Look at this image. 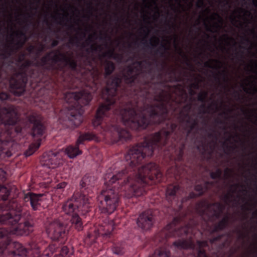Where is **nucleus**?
Instances as JSON below:
<instances>
[{
    "label": "nucleus",
    "instance_id": "f257e3e1",
    "mask_svg": "<svg viewBox=\"0 0 257 257\" xmlns=\"http://www.w3.org/2000/svg\"><path fill=\"white\" fill-rule=\"evenodd\" d=\"M166 79L154 82L146 77L135 88L129 96V99L121 109L119 120L121 124L133 130H141L147 128L154 129L157 126L161 130L149 137H145L143 143L131 146L124 158L126 162L124 169L112 172L110 168L107 171L104 179V183H158L163 180V174L159 166L155 163L144 164L157 150L169 152L177 151V160H183L186 137L198 126L197 118L189 115L190 105H186L183 109L187 112L180 114L184 116L182 121L187 118L186 123L189 128L183 136L178 134L180 128L173 122L169 116L168 106L173 101L172 88L178 85L167 84Z\"/></svg>",
    "mask_w": 257,
    "mask_h": 257
},
{
    "label": "nucleus",
    "instance_id": "f03ea898",
    "mask_svg": "<svg viewBox=\"0 0 257 257\" xmlns=\"http://www.w3.org/2000/svg\"><path fill=\"white\" fill-rule=\"evenodd\" d=\"M92 42V38L89 37L82 44L83 48L90 45L85 49L86 53L79 54L83 64L77 63L76 70L70 69L72 72H77L79 68L81 78L67 72V76H72L73 80L71 87H67L66 92L62 95L65 99L66 109L61 111V117L64 118L67 127L74 129L78 126L83 120L84 107L89 103L93 93H99L104 102L97 110L93 125L101 134L110 138L113 143H123L131 138L129 131L120 126L122 121L119 120V111H121L129 99L128 93L127 95L124 92L128 91L127 87L121 86L123 76H110L115 68L114 63L110 61H106L104 63V79L106 82L105 87H102L103 80L98 70L93 66L89 55L101 52L102 48L96 44H90Z\"/></svg>",
    "mask_w": 257,
    "mask_h": 257
},
{
    "label": "nucleus",
    "instance_id": "7ed1b4c3",
    "mask_svg": "<svg viewBox=\"0 0 257 257\" xmlns=\"http://www.w3.org/2000/svg\"><path fill=\"white\" fill-rule=\"evenodd\" d=\"M58 54H51L54 51L47 53L42 57L40 62L35 64L36 68L31 69L33 62L29 60L18 65V70L14 68V73L8 78L11 91L16 96H21L26 90V86L29 78L40 85H44L49 93L52 94L50 103L52 104L54 113L60 123L65 124L64 118L61 117L62 109L65 107V99L63 93H65L66 88L71 87L73 80L72 76H67L66 67L73 71L77 69V63L72 55L68 56L66 54L57 51Z\"/></svg>",
    "mask_w": 257,
    "mask_h": 257
},
{
    "label": "nucleus",
    "instance_id": "20e7f679",
    "mask_svg": "<svg viewBox=\"0 0 257 257\" xmlns=\"http://www.w3.org/2000/svg\"><path fill=\"white\" fill-rule=\"evenodd\" d=\"M9 203L5 206L4 216L12 214V217L19 215V218L17 220L10 222L3 223V224L8 225L9 228L2 227L3 234H5L6 239H4L6 250V257H64L71 254L69 248L63 246L59 249L57 243L63 244L67 240L69 225L67 222L63 221V218L59 217L53 220H48L45 224L46 231L48 236L53 241H57L49 245L41 254L40 243H36L32 240L30 243V249H27L21 243L17 241H13L10 238L11 234L17 235H28L33 230L32 224L28 219H25L23 222L18 223L22 217V206L19 203L16 199H10L8 197ZM30 216V213L28 216Z\"/></svg>",
    "mask_w": 257,
    "mask_h": 257
},
{
    "label": "nucleus",
    "instance_id": "39448f33",
    "mask_svg": "<svg viewBox=\"0 0 257 257\" xmlns=\"http://www.w3.org/2000/svg\"><path fill=\"white\" fill-rule=\"evenodd\" d=\"M225 205L220 202L208 203L205 200L199 201L196 205L198 218L193 217L183 226H180L181 218L175 217L173 221L167 224L156 236V241L159 242L163 246L155 250L150 257H170V252L167 239L170 237H181L173 243L175 249L192 248L194 246L193 238L196 234H203V231L209 230L212 234L223 230L227 226L219 221L211 228L209 222H214L220 218Z\"/></svg>",
    "mask_w": 257,
    "mask_h": 257
},
{
    "label": "nucleus",
    "instance_id": "423d86ee",
    "mask_svg": "<svg viewBox=\"0 0 257 257\" xmlns=\"http://www.w3.org/2000/svg\"><path fill=\"white\" fill-rule=\"evenodd\" d=\"M22 131H0V158H8L12 155L11 148L13 142L15 140L14 138ZM5 176L6 172L0 168V224L1 225L3 223L16 221L19 218V215H15L13 217L11 214L4 216L5 206L9 203L8 197L11 193V191L8 188L1 184L6 180Z\"/></svg>",
    "mask_w": 257,
    "mask_h": 257
},
{
    "label": "nucleus",
    "instance_id": "0eeeda50",
    "mask_svg": "<svg viewBox=\"0 0 257 257\" xmlns=\"http://www.w3.org/2000/svg\"><path fill=\"white\" fill-rule=\"evenodd\" d=\"M90 202L89 198L84 194H74L73 196L62 205V210L68 216L71 226L78 231L83 228L81 218L78 213L86 214L89 211Z\"/></svg>",
    "mask_w": 257,
    "mask_h": 257
},
{
    "label": "nucleus",
    "instance_id": "6e6552de",
    "mask_svg": "<svg viewBox=\"0 0 257 257\" xmlns=\"http://www.w3.org/2000/svg\"><path fill=\"white\" fill-rule=\"evenodd\" d=\"M28 120L32 124L31 135L33 138H38V139L32 143L28 149L25 152L26 157H29L39 149L41 145L42 137L46 133V127L42 122L41 116L36 113H32L28 117Z\"/></svg>",
    "mask_w": 257,
    "mask_h": 257
},
{
    "label": "nucleus",
    "instance_id": "1a4fd4ad",
    "mask_svg": "<svg viewBox=\"0 0 257 257\" xmlns=\"http://www.w3.org/2000/svg\"><path fill=\"white\" fill-rule=\"evenodd\" d=\"M143 62L136 61L132 65L127 67L126 72L123 74V81L127 87L128 91L125 90V93L129 96L135 88L138 87L146 77L142 73Z\"/></svg>",
    "mask_w": 257,
    "mask_h": 257
},
{
    "label": "nucleus",
    "instance_id": "9d476101",
    "mask_svg": "<svg viewBox=\"0 0 257 257\" xmlns=\"http://www.w3.org/2000/svg\"><path fill=\"white\" fill-rule=\"evenodd\" d=\"M194 190L197 193L191 192L187 198H182L184 192V190L181 186L177 184H169L166 189V197L168 201L171 204H173V202H177L180 200H181V201L183 202L187 200L195 199L202 196L206 191L203 185L201 184L196 185L194 187Z\"/></svg>",
    "mask_w": 257,
    "mask_h": 257
},
{
    "label": "nucleus",
    "instance_id": "9b49d317",
    "mask_svg": "<svg viewBox=\"0 0 257 257\" xmlns=\"http://www.w3.org/2000/svg\"><path fill=\"white\" fill-rule=\"evenodd\" d=\"M96 138V135L93 132H85L81 133L78 137L74 145H70L65 149V153L70 159H74L82 154V152L80 149V146L84 145L85 141H90Z\"/></svg>",
    "mask_w": 257,
    "mask_h": 257
},
{
    "label": "nucleus",
    "instance_id": "f8f14e48",
    "mask_svg": "<svg viewBox=\"0 0 257 257\" xmlns=\"http://www.w3.org/2000/svg\"><path fill=\"white\" fill-rule=\"evenodd\" d=\"M155 219L152 210L149 209L142 212L139 216L137 224L144 231L150 230L154 225Z\"/></svg>",
    "mask_w": 257,
    "mask_h": 257
},
{
    "label": "nucleus",
    "instance_id": "ddd939ff",
    "mask_svg": "<svg viewBox=\"0 0 257 257\" xmlns=\"http://www.w3.org/2000/svg\"><path fill=\"white\" fill-rule=\"evenodd\" d=\"M43 196V194H42L28 192L25 194L24 201L25 203L30 202L32 210L36 211L39 210L41 206L42 197Z\"/></svg>",
    "mask_w": 257,
    "mask_h": 257
},
{
    "label": "nucleus",
    "instance_id": "4468645a",
    "mask_svg": "<svg viewBox=\"0 0 257 257\" xmlns=\"http://www.w3.org/2000/svg\"><path fill=\"white\" fill-rule=\"evenodd\" d=\"M94 177L88 175H85L82 179L80 182V194H84L88 197L89 200L91 198L89 196V191L91 187L94 186ZM79 194V193H78Z\"/></svg>",
    "mask_w": 257,
    "mask_h": 257
},
{
    "label": "nucleus",
    "instance_id": "2eb2a0df",
    "mask_svg": "<svg viewBox=\"0 0 257 257\" xmlns=\"http://www.w3.org/2000/svg\"><path fill=\"white\" fill-rule=\"evenodd\" d=\"M61 155L59 152H50L48 159L46 160V165L50 168H54L62 163Z\"/></svg>",
    "mask_w": 257,
    "mask_h": 257
},
{
    "label": "nucleus",
    "instance_id": "dca6fc26",
    "mask_svg": "<svg viewBox=\"0 0 257 257\" xmlns=\"http://www.w3.org/2000/svg\"><path fill=\"white\" fill-rule=\"evenodd\" d=\"M28 39H25L23 40L22 39H19V40L15 44V46L17 47L16 49L14 46H7L5 50V52L2 53L0 55L3 57L4 59L9 58L12 56L15 50H18L22 48Z\"/></svg>",
    "mask_w": 257,
    "mask_h": 257
},
{
    "label": "nucleus",
    "instance_id": "f3484780",
    "mask_svg": "<svg viewBox=\"0 0 257 257\" xmlns=\"http://www.w3.org/2000/svg\"><path fill=\"white\" fill-rule=\"evenodd\" d=\"M149 34V31L146 33L145 38L143 39L142 44L144 46L148 49L154 50L156 48L157 46L160 43V40L158 37H154L151 38L150 41L148 42V41L146 40L145 39L148 37Z\"/></svg>",
    "mask_w": 257,
    "mask_h": 257
},
{
    "label": "nucleus",
    "instance_id": "a211bd4d",
    "mask_svg": "<svg viewBox=\"0 0 257 257\" xmlns=\"http://www.w3.org/2000/svg\"><path fill=\"white\" fill-rule=\"evenodd\" d=\"M5 237V234H3L2 228H0V257H6V250L4 239H6Z\"/></svg>",
    "mask_w": 257,
    "mask_h": 257
},
{
    "label": "nucleus",
    "instance_id": "6ab92c4d",
    "mask_svg": "<svg viewBox=\"0 0 257 257\" xmlns=\"http://www.w3.org/2000/svg\"><path fill=\"white\" fill-rule=\"evenodd\" d=\"M112 251L114 254L122 255L124 252V244L122 243H114L112 247Z\"/></svg>",
    "mask_w": 257,
    "mask_h": 257
},
{
    "label": "nucleus",
    "instance_id": "aec40b11",
    "mask_svg": "<svg viewBox=\"0 0 257 257\" xmlns=\"http://www.w3.org/2000/svg\"><path fill=\"white\" fill-rule=\"evenodd\" d=\"M169 49V47L166 44L161 43L159 48L155 49L154 53L155 55H159L161 57H163L165 52Z\"/></svg>",
    "mask_w": 257,
    "mask_h": 257
},
{
    "label": "nucleus",
    "instance_id": "412c9836",
    "mask_svg": "<svg viewBox=\"0 0 257 257\" xmlns=\"http://www.w3.org/2000/svg\"><path fill=\"white\" fill-rule=\"evenodd\" d=\"M208 93L207 92H203L199 93L197 96L198 100L202 102L203 104L200 106V107L202 109H205L206 107L204 103L206 101V98L207 97Z\"/></svg>",
    "mask_w": 257,
    "mask_h": 257
},
{
    "label": "nucleus",
    "instance_id": "4be33fe9",
    "mask_svg": "<svg viewBox=\"0 0 257 257\" xmlns=\"http://www.w3.org/2000/svg\"><path fill=\"white\" fill-rule=\"evenodd\" d=\"M175 47L176 48H178L179 50V53L181 55H182L185 59L186 60V64L188 66H191V64H190V62L189 61V60L188 59V56L185 54L183 51L182 50V49H181L180 48H179L178 47V36L177 35H175Z\"/></svg>",
    "mask_w": 257,
    "mask_h": 257
},
{
    "label": "nucleus",
    "instance_id": "5701e85b",
    "mask_svg": "<svg viewBox=\"0 0 257 257\" xmlns=\"http://www.w3.org/2000/svg\"><path fill=\"white\" fill-rule=\"evenodd\" d=\"M171 73H173L174 74V76H170V78H169V81L170 82H181L182 81V78L181 77H177L176 76V71L175 70H171L170 72H169V74H171Z\"/></svg>",
    "mask_w": 257,
    "mask_h": 257
},
{
    "label": "nucleus",
    "instance_id": "b1692460",
    "mask_svg": "<svg viewBox=\"0 0 257 257\" xmlns=\"http://www.w3.org/2000/svg\"><path fill=\"white\" fill-rule=\"evenodd\" d=\"M218 74L222 75L223 76V80L225 82H227L228 81V78L227 77V73L225 70H223L221 72H218V74H216L214 76V78L215 79L219 81V78L218 77Z\"/></svg>",
    "mask_w": 257,
    "mask_h": 257
},
{
    "label": "nucleus",
    "instance_id": "393cba45",
    "mask_svg": "<svg viewBox=\"0 0 257 257\" xmlns=\"http://www.w3.org/2000/svg\"><path fill=\"white\" fill-rule=\"evenodd\" d=\"M196 243L199 248H203L208 246V240H197Z\"/></svg>",
    "mask_w": 257,
    "mask_h": 257
},
{
    "label": "nucleus",
    "instance_id": "a878e982",
    "mask_svg": "<svg viewBox=\"0 0 257 257\" xmlns=\"http://www.w3.org/2000/svg\"><path fill=\"white\" fill-rule=\"evenodd\" d=\"M224 236V234H219V235H218L217 236H215V237H212L210 239H209V242L211 244H214L215 243L216 241H219L221 240V239Z\"/></svg>",
    "mask_w": 257,
    "mask_h": 257
},
{
    "label": "nucleus",
    "instance_id": "bb28decb",
    "mask_svg": "<svg viewBox=\"0 0 257 257\" xmlns=\"http://www.w3.org/2000/svg\"><path fill=\"white\" fill-rule=\"evenodd\" d=\"M15 34L16 37L19 39H21L22 38H24V40L25 39H28L26 34L25 32L20 31L15 32Z\"/></svg>",
    "mask_w": 257,
    "mask_h": 257
},
{
    "label": "nucleus",
    "instance_id": "cd10ccee",
    "mask_svg": "<svg viewBox=\"0 0 257 257\" xmlns=\"http://www.w3.org/2000/svg\"><path fill=\"white\" fill-rule=\"evenodd\" d=\"M234 192H229L227 194H224L222 197V199L226 203L229 202L230 201V199L233 197L232 193Z\"/></svg>",
    "mask_w": 257,
    "mask_h": 257
},
{
    "label": "nucleus",
    "instance_id": "c85d7f7f",
    "mask_svg": "<svg viewBox=\"0 0 257 257\" xmlns=\"http://www.w3.org/2000/svg\"><path fill=\"white\" fill-rule=\"evenodd\" d=\"M108 56L109 58H112L115 59L118 56V55L114 53V50L108 51L107 53L104 54V56Z\"/></svg>",
    "mask_w": 257,
    "mask_h": 257
},
{
    "label": "nucleus",
    "instance_id": "c756f323",
    "mask_svg": "<svg viewBox=\"0 0 257 257\" xmlns=\"http://www.w3.org/2000/svg\"><path fill=\"white\" fill-rule=\"evenodd\" d=\"M197 257H208V256H207L206 251L204 249L198 248Z\"/></svg>",
    "mask_w": 257,
    "mask_h": 257
},
{
    "label": "nucleus",
    "instance_id": "7c9ffc66",
    "mask_svg": "<svg viewBox=\"0 0 257 257\" xmlns=\"http://www.w3.org/2000/svg\"><path fill=\"white\" fill-rule=\"evenodd\" d=\"M220 221H221V223L224 224L227 226L229 224V217L228 215H226L224 217H223L222 219Z\"/></svg>",
    "mask_w": 257,
    "mask_h": 257
},
{
    "label": "nucleus",
    "instance_id": "2f4dec72",
    "mask_svg": "<svg viewBox=\"0 0 257 257\" xmlns=\"http://www.w3.org/2000/svg\"><path fill=\"white\" fill-rule=\"evenodd\" d=\"M66 185H67L66 182H62L58 183L56 185V188L57 189H59V190H63L66 187Z\"/></svg>",
    "mask_w": 257,
    "mask_h": 257
},
{
    "label": "nucleus",
    "instance_id": "473e14b6",
    "mask_svg": "<svg viewBox=\"0 0 257 257\" xmlns=\"http://www.w3.org/2000/svg\"><path fill=\"white\" fill-rule=\"evenodd\" d=\"M232 170L227 168L225 169L224 171V174L226 178H228L230 177L231 173H232Z\"/></svg>",
    "mask_w": 257,
    "mask_h": 257
},
{
    "label": "nucleus",
    "instance_id": "72a5a7b5",
    "mask_svg": "<svg viewBox=\"0 0 257 257\" xmlns=\"http://www.w3.org/2000/svg\"><path fill=\"white\" fill-rule=\"evenodd\" d=\"M69 43L71 45L75 44V43H79V41L78 37H75L74 38H71Z\"/></svg>",
    "mask_w": 257,
    "mask_h": 257
},
{
    "label": "nucleus",
    "instance_id": "f704fd0d",
    "mask_svg": "<svg viewBox=\"0 0 257 257\" xmlns=\"http://www.w3.org/2000/svg\"><path fill=\"white\" fill-rule=\"evenodd\" d=\"M190 88L192 89H198L199 88V84L198 82L193 83L190 85Z\"/></svg>",
    "mask_w": 257,
    "mask_h": 257
},
{
    "label": "nucleus",
    "instance_id": "c9c22d12",
    "mask_svg": "<svg viewBox=\"0 0 257 257\" xmlns=\"http://www.w3.org/2000/svg\"><path fill=\"white\" fill-rule=\"evenodd\" d=\"M197 7L198 8H203L204 7V3L203 0H199L196 4Z\"/></svg>",
    "mask_w": 257,
    "mask_h": 257
},
{
    "label": "nucleus",
    "instance_id": "e433bc0d",
    "mask_svg": "<svg viewBox=\"0 0 257 257\" xmlns=\"http://www.w3.org/2000/svg\"><path fill=\"white\" fill-rule=\"evenodd\" d=\"M215 172L216 173V174H217L218 177L219 178V179H220L221 178V176H222V170L219 168H217Z\"/></svg>",
    "mask_w": 257,
    "mask_h": 257
},
{
    "label": "nucleus",
    "instance_id": "4c0bfd02",
    "mask_svg": "<svg viewBox=\"0 0 257 257\" xmlns=\"http://www.w3.org/2000/svg\"><path fill=\"white\" fill-rule=\"evenodd\" d=\"M210 176L211 178L212 179H219V178L218 177V176L217 175V174H216V173L215 172H210Z\"/></svg>",
    "mask_w": 257,
    "mask_h": 257
},
{
    "label": "nucleus",
    "instance_id": "58836bf2",
    "mask_svg": "<svg viewBox=\"0 0 257 257\" xmlns=\"http://www.w3.org/2000/svg\"><path fill=\"white\" fill-rule=\"evenodd\" d=\"M237 232L239 234V237L240 238L244 239L245 237V234L240 230H237Z\"/></svg>",
    "mask_w": 257,
    "mask_h": 257
},
{
    "label": "nucleus",
    "instance_id": "ea45409f",
    "mask_svg": "<svg viewBox=\"0 0 257 257\" xmlns=\"http://www.w3.org/2000/svg\"><path fill=\"white\" fill-rule=\"evenodd\" d=\"M209 181H206L204 182L203 186L205 190L207 191L209 189Z\"/></svg>",
    "mask_w": 257,
    "mask_h": 257
},
{
    "label": "nucleus",
    "instance_id": "a19ab883",
    "mask_svg": "<svg viewBox=\"0 0 257 257\" xmlns=\"http://www.w3.org/2000/svg\"><path fill=\"white\" fill-rule=\"evenodd\" d=\"M112 231H107L103 233H102V235H103L104 237H110L111 235Z\"/></svg>",
    "mask_w": 257,
    "mask_h": 257
},
{
    "label": "nucleus",
    "instance_id": "79ce46f5",
    "mask_svg": "<svg viewBox=\"0 0 257 257\" xmlns=\"http://www.w3.org/2000/svg\"><path fill=\"white\" fill-rule=\"evenodd\" d=\"M59 44V41L57 40H54L51 43L52 47H55Z\"/></svg>",
    "mask_w": 257,
    "mask_h": 257
},
{
    "label": "nucleus",
    "instance_id": "37998d69",
    "mask_svg": "<svg viewBox=\"0 0 257 257\" xmlns=\"http://www.w3.org/2000/svg\"><path fill=\"white\" fill-rule=\"evenodd\" d=\"M35 48L34 46L30 45L29 47H28L27 50L30 53H33Z\"/></svg>",
    "mask_w": 257,
    "mask_h": 257
},
{
    "label": "nucleus",
    "instance_id": "c03bdc74",
    "mask_svg": "<svg viewBox=\"0 0 257 257\" xmlns=\"http://www.w3.org/2000/svg\"><path fill=\"white\" fill-rule=\"evenodd\" d=\"M24 57H25V55L24 54H23L22 57H20L18 59V62L19 63V65H20V64H21V63L23 61H25V59H24Z\"/></svg>",
    "mask_w": 257,
    "mask_h": 257
},
{
    "label": "nucleus",
    "instance_id": "a18cd8bd",
    "mask_svg": "<svg viewBox=\"0 0 257 257\" xmlns=\"http://www.w3.org/2000/svg\"><path fill=\"white\" fill-rule=\"evenodd\" d=\"M204 65L205 67H208V68H214L212 66V64H211L209 62H205L204 64Z\"/></svg>",
    "mask_w": 257,
    "mask_h": 257
},
{
    "label": "nucleus",
    "instance_id": "49530a36",
    "mask_svg": "<svg viewBox=\"0 0 257 257\" xmlns=\"http://www.w3.org/2000/svg\"><path fill=\"white\" fill-rule=\"evenodd\" d=\"M215 122L217 123V124H223L224 123V121L220 119H216L215 120Z\"/></svg>",
    "mask_w": 257,
    "mask_h": 257
},
{
    "label": "nucleus",
    "instance_id": "de8ad7c7",
    "mask_svg": "<svg viewBox=\"0 0 257 257\" xmlns=\"http://www.w3.org/2000/svg\"><path fill=\"white\" fill-rule=\"evenodd\" d=\"M44 50V46L42 45L40 47H39L38 49V53H40L43 52Z\"/></svg>",
    "mask_w": 257,
    "mask_h": 257
},
{
    "label": "nucleus",
    "instance_id": "09e8293b",
    "mask_svg": "<svg viewBox=\"0 0 257 257\" xmlns=\"http://www.w3.org/2000/svg\"><path fill=\"white\" fill-rule=\"evenodd\" d=\"M214 16L217 17L218 19L219 20L220 22L222 23V18L217 14V13H214Z\"/></svg>",
    "mask_w": 257,
    "mask_h": 257
},
{
    "label": "nucleus",
    "instance_id": "8fccbe9b",
    "mask_svg": "<svg viewBox=\"0 0 257 257\" xmlns=\"http://www.w3.org/2000/svg\"><path fill=\"white\" fill-rule=\"evenodd\" d=\"M158 80L163 79V75L162 73H159L157 76Z\"/></svg>",
    "mask_w": 257,
    "mask_h": 257
},
{
    "label": "nucleus",
    "instance_id": "3c124183",
    "mask_svg": "<svg viewBox=\"0 0 257 257\" xmlns=\"http://www.w3.org/2000/svg\"><path fill=\"white\" fill-rule=\"evenodd\" d=\"M177 166L176 167V168H175V172L173 173V175L174 176V177H175V179L177 180Z\"/></svg>",
    "mask_w": 257,
    "mask_h": 257
},
{
    "label": "nucleus",
    "instance_id": "603ef678",
    "mask_svg": "<svg viewBox=\"0 0 257 257\" xmlns=\"http://www.w3.org/2000/svg\"><path fill=\"white\" fill-rule=\"evenodd\" d=\"M223 146H225L228 150H229L231 148V147L230 146H228L226 142L223 143Z\"/></svg>",
    "mask_w": 257,
    "mask_h": 257
},
{
    "label": "nucleus",
    "instance_id": "864d4df0",
    "mask_svg": "<svg viewBox=\"0 0 257 257\" xmlns=\"http://www.w3.org/2000/svg\"><path fill=\"white\" fill-rule=\"evenodd\" d=\"M189 93L192 95L195 94V91L193 90V89L191 88H190L189 89Z\"/></svg>",
    "mask_w": 257,
    "mask_h": 257
},
{
    "label": "nucleus",
    "instance_id": "5fc2aeb1",
    "mask_svg": "<svg viewBox=\"0 0 257 257\" xmlns=\"http://www.w3.org/2000/svg\"><path fill=\"white\" fill-rule=\"evenodd\" d=\"M104 38H108L109 40L110 39V37H108V35L107 34H105V36H104ZM100 40H103L104 39V38L103 37H100Z\"/></svg>",
    "mask_w": 257,
    "mask_h": 257
},
{
    "label": "nucleus",
    "instance_id": "6e6d98bb",
    "mask_svg": "<svg viewBox=\"0 0 257 257\" xmlns=\"http://www.w3.org/2000/svg\"><path fill=\"white\" fill-rule=\"evenodd\" d=\"M252 3L253 5L257 7V0H252Z\"/></svg>",
    "mask_w": 257,
    "mask_h": 257
},
{
    "label": "nucleus",
    "instance_id": "4d7b16f0",
    "mask_svg": "<svg viewBox=\"0 0 257 257\" xmlns=\"http://www.w3.org/2000/svg\"><path fill=\"white\" fill-rule=\"evenodd\" d=\"M202 150H203V153H205V152H206V148H205V146L204 145H202Z\"/></svg>",
    "mask_w": 257,
    "mask_h": 257
},
{
    "label": "nucleus",
    "instance_id": "13d9d810",
    "mask_svg": "<svg viewBox=\"0 0 257 257\" xmlns=\"http://www.w3.org/2000/svg\"><path fill=\"white\" fill-rule=\"evenodd\" d=\"M209 188L211 187V186H212L213 185H214V182L213 181H209Z\"/></svg>",
    "mask_w": 257,
    "mask_h": 257
},
{
    "label": "nucleus",
    "instance_id": "bf43d9fd",
    "mask_svg": "<svg viewBox=\"0 0 257 257\" xmlns=\"http://www.w3.org/2000/svg\"><path fill=\"white\" fill-rule=\"evenodd\" d=\"M238 186H239V185L238 184H235L232 185L231 186L237 188L238 187Z\"/></svg>",
    "mask_w": 257,
    "mask_h": 257
},
{
    "label": "nucleus",
    "instance_id": "052dcab7",
    "mask_svg": "<svg viewBox=\"0 0 257 257\" xmlns=\"http://www.w3.org/2000/svg\"><path fill=\"white\" fill-rule=\"evenodd\" d=\"M244 40H245L247 43L250 42V41L248 38L244 37Z\"/></svg>",
    "mask_w": 257,
    "mask_h": 257
},
{
    "label": "nucleus",
    "instance_id": "680f3d73",
    "mask_svg": "<svg viewBox=\"0 0 257 257\" xmlns=\"http://www.w3.org/2000/svg\"><path fill=\"white\" fill-rule=\"evenodd\" d=\"M243 87V89L245 92H247V89L246 87H244L243 85H242Z\"/></svg>",
    "mask_w": 257,
    "mask_h": 257
},
{
    "label": "nucleus",
    "instance_id": "e2e57ef3",
    "mask_svg": "<svg viewBox=\"0 0 257 257\" xmlns=\"http://www.w3.org/2000/svg\"><path fill=\"white\" fill-rule=\"evenodd\" d=\"M250 31L252 34H255V31L253 29L250 30Z\"/></svg>",
    "mask_w": 257,
    "mask_h": 257
},
{
    "label": "nucleus",
    "instance_id": "0e129e2a",
    "mask_svg": "<svg viewBox=\"0 0 257 257\" xmlns=\"http://www.w3.org/2000/svg\"><path fill=\"white\" fill-rule=\"evenodd\" d=\"M242 111H243V113L244 114H247V112L245 110L242 109Z\"/></svg>",
    "mask_w": 257,
    "mask_h": 257
},
{
    "label": "nucleus",
    "instance_id": "69168bd1",
    "mask_svg": "<svg viewBox=\"0 0 257 257\" xmlns=\"http://www.w3.org/2000/svg\"><path fill=\"white\" fill-rule=\"evenodd\" d=\"M242 208L243 209H246V210H249V208H246L245 207V206H242Z\"/></svg>",
    "mask_w": 257,
    "mask_h": 257
},
{
    "label": "nucleus",
    "instance_id": "338daca9",
    "mask_svg": "<svg viewBox=\"0 0 257 257\" xmlns=\"http://www.w3.org/2000/svg\"><path fill=\"white\" fill-rule=\"evenodd\" d=\"M224 245H225V243H223L221 245V247H220V248L223 247Z\"/></svg>",
    "mask_w": 257,
    "mask_h": 257
},
{
    "label": "nucleus",
    "instance_id": "774afa93",
    "mask_svg": "<svg viewBox=\"0 0 257 257\" xmlns=\"http://www.w3.org/2000/svg\"><path fill=\"white\" fill-rule=\"evenodd\" d=\"M253 214L254 215H257V210L256 211L254 212Z\"/></svg>",
    "mask_w": 257,
    "mask_h": 257
}]
</instances>
